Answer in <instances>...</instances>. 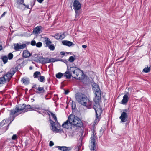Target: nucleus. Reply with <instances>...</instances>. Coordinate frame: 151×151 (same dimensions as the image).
<instances>
[{
    "label": "nucleus",
    "mask_w": 151,
    "mask_h": 151,
    "mask_svg": "<svg viewBox=\"0 0 151 151\" xmlns=\"http://www.w3.org/2000/svg\"><path fill=\"white\" fill-rule=\"evenodd\" d=\"M72 125L77 127H81L83 126V123L77 116L70 114L69 116L68 119L63 124L62 126L63 128L68 129Z\"/></svg>",
    "instance_id": "1"
},
{
    "label": "nucleus",
    "mask_w": 151,
    "mask_h": 151,
    "mask_svg": "<svg viewBox=\"0 0 151 151\" xmlns=\"http://www.w3.org/2000/svg\"><path fill=\"white\" fill-rule=\"evenodd\" d=\"M76 98L80 104L86 106L88 109L92 108V101H90L85 95L81 93H77L76 94Z\"/></svg>",
    "instance_id": "2"
},
{
    "label": "nucleus",
    "mask_w": 151,
    "mask_h": 151,
    "mask_svg": "<svg viewBox=\"0 0 151 151\" xmlns=\"http://www.w3.org/2000/svg\"><path fill=\"white\" fill-rule=\"evenodd\" d=\"M92 89L95 96L93 99L94 102L97 104L99 101H100L101 98V91L99 86L96 83H94L92 85Z\"/></svg>",
    "instance_id": "3"
},
{
    "label": "nucleus",
    "mask_w": 151,
    "mask_h": 151,
    "mask_svg": "<svg viewBox=\"0 0 151 151\" xmlns=\"http://www.w3.org/2000/svg\"><path fill=\"white\" fill-rule=\"evenodd\" d=\"M16 109L17 111L14 112V114L19 112L21 111H23L24 112H27L28 111L32 110V106L29 104L26 105L24 104H19L16 106Z\"/></svg>",
    "instance_id": "4"
},
{
    "label": "nucleus",
    "mask_w": 151,
    "mask_h": 151,
    "mask_svg": "<svg viewBox=\"0 0 151 151\" xmlns=\"http://www.w3.org/2000/svg\"><path fill=\"white\" fill-rule=\"evenodd\" d=\"M67 69L69 71V72L72 73H73L74 76V77H73V78L76 79H78V76L79 74V71L78 70H79L81 71H82V70L76 67H70L68 64H67Z\"/></svg>",
    "instance_id": "5"
},
{
    "label": "nucleus",
    "mask_w": 151,
    "mask_h": 151,
    "mask_svg": "<svg viewBox=\"0 0 151 151\" xmlns=\"http://www.w3.org/2000/svg\"><path fill=\"white\" fill-rule=\"evenodd\" d=\"M100 102H101V101H99L97 104H96L95 102H94L93 109L95 111L96 116H99V117H101V114L102 113V108L100 105Z\"/></svg>",
    "instance_id": "6"
},
{
    "label": "nucleus",
    "mask_w": 151,
    "mask_h": 151,
    "mask_svg": "<svg viewBox=\"0 0 151 151\" xmlns=\"http://www.w3.org/2000/svg\"><path fill=\"white\" fill-rule=\"evenodd\" d=\"M93 134L90 138L91 147V151H94L95 147V142L96 139H97L96 135L95 133V130L93 129L92 131Z\"/></svg>",
    "instance_id": "7"
},
{
    "label": "nucleus",
    "mask_w": 151,
    "mask_h": 151,
    "mask_svg": "<svg viewBox=\"0 0 151 151\" xmlns=\"http://www.w3.org/2000/svg\"><path fill=\"white\" fill-rule=\"evenodd\" d=\"M79 1L78 0H74L73 5V9L75 10L76 14L78 15L79 14L78 11L81 8V4Z\"/></svg>",
    "instance_id": "8"
},
{
    "label": "nucleus",
    "mask_w": 151,
    "mask_h": 151,
    "mask_svg": "<svg viewBox=\"0 0 151 151\" xmlns=\"http://www.w3.org/2000/svg\"><path fill=\"white\" fill-rule=\"evenodd\" d=\"M16 107L12 109H11L10 110V113L9 114L10 115V117L8 118V119L9 120H11V121L10 122V123L8 125L7 127H6L5 126L4 127V130L6 131L8 129V127L9 125L11 123L12 121L14 119L15 116L14 115L16 114V113H15L14 114L13 113H14V112L16 111H16Z\"/></svg>",
    "instance_id": "9"
},
{
    "label": "nucleus",
    "mask_w": 151,
    "mask_h": 151,
    "mask_svg": "<svg viewBox=\"0 0 151 151\" xmlns=\"http://www.w3.org/2000/svg\"><path fill=\"white\" fill-rule=\"evenodd\" d=\"M37 85L36 84L33 85L32 87V88H34L35 89V92L37 93L40 95H42L45 92V90L43 87H41L39 85L38 87H37Z\"/></svg>",
    "instance_id": "10"
},
{
    "label": "nucleus",
    "mask_w": 151,
    "mask_h": 151,
    "mask_svg": "<svg viewBox=\"0 0 151 151\" xmlns=\"http://www.w3.org/2000/svg\"><path fill=\"white\" fill-rule=\"evenodd\" d=\"M24 6H25L24 0H17L15 4V6L17 8L22 10H24Z\"/></svg>",
    "instance_id": "11"
},
{
    "label": "nucleus",
    "mask_w": 151,
    "mask_h": 151,
    "mask_svg": "<svg viewBox=\"0 0 151 151\" xmlns=\"http://www.w3.org/2000/svg\"><path fill=\"white\" fill-rule=\"evenodd\" d=\"M15 73V71H14L10 70V72H8L7 73L4 75L3 76H5V81H9L11 78L12 77L13 75Z\"/></svg>",
    "instance_id": "12"
},
{
    "label": "nucleus",
    "mask_w": 151,
    "mask_h": 151,
    "mask_svg": "<svg viewBox=\"0 0 151 151\" xmlns=\"http://www.w3.org/2000/svg\"><path fill=\"white\" fill-rule=\"evenodd\" d=\"M37 60L35 61L42 64H45L48 63V58H44L42 56H38L37 58Z\"/></svg>",
    "instance_id": "13"
},
{
    "label": "nucleus",
    "mask_w": 151,
    "mask_h": 151,
    "mask_svg": "<svg viewBox=\"0 0 151 151\" xmlns=\"http://www.w3.org/2000/svg\"><path fill=\"white\" fill-rule=\"evenodd\" d=\"M128 118V114L124 112H122L121 115L119 117V119H121V121L122 122H126Z\"/></svg>",
    "instance_id": "14"
},
{
    "label": "nucleus",
    "mask_w": 151,
    "mask_h": 151,
    "mask_svg": "<svg viewBox=\"0 0 151 151\" xmlns=\"http://www.w3.org/2000/svg\"><path fill=\"white\" fill-rule=\"evenodd\" d=\"M129 96V93L128 92H127L123 96V99L121 101V103L123 104H126L128 101L129 98L128 96Z\"/></svg>",
    "instance_id": "15"
},
{
    "label": "nucleus",
    "mask_w": 151,
    "mask_h": 151,
    "mask_svg": "<svg viewBox=\"0 0 151 151\" xmlns=\"http://www.w3.org/2000/svg\"><path fill=\"white\" fill-rule=\"evenodd\" d=\"M54 37L57 40H62L65 37V35L64 33H56L54 36Z\"/></svg>",
    "instance_id": "16"
},
{
    "label": "nucleus",
    "mask_w": 151,
    "mask_h": 151,
    "mask_svg": "<svg viewBox=\"0 0 151 151\" xmlns=\"http://www.w3.org/2000/svg\"><path fill=\"white\" fill-rule=\"evenodd\" d=\"M64 76L66 77V79H70L71 77L73 78V76H72V74L70 73L67 69V71L63 74Z\"/></svg>",
    "instance_id": "17"
},
{
    "label": "nucleus",
    "mask_w": 151,
    "mask_h": 151,
    "mask_svg": "<svg viewBox=\"0 0 151 151\" xmlns=\"http://www.w3.org/2000/svg\"><path fill=\"white\" fill-rule=\"evenodd\" d=\"M49 121L50 125H51L50 129L53 132H54L57 129L55 126V123L51 119H50Z\"/></svg>",
    "instance_id": "18"
},
{
    "label": "nucleus",
    "mask_w": 151,
    "mask_h": 151,
    "mask_svg": "<svg viewBox=\"0 0 151 151\" xmlns=\"http://www.w3.org/2000/svg\"><path fill=\"white\" fill-rule=\"evenodd\" d=\"M62 43L63 45L69 47H70L72 45H74V44L72 42L67 40L63 41Z\"/></svg>",
    "instance_id": "19"
},
{
    "label": "nucleus",
    "mask_w": 151,
    "mask_h": 151,
    "mask_svg": "<svg viewBox=\"0 0 151 151\" xmlns=\"http://www.w3.org/2000/svg\"><path fill=\"white\" fill-rule=\"evenodd\" d=\"M31 54L29 52L28 50H25L23 51V53L22 54V56L24 58H28L29 57L31 56Z\"/></svg>",
    "instance_id": "20"
},
{
    "label": "nucleus",
    "mask_w": 151,
    "mask_h": 151,
    "mask_svg": "<svg viewBox=\"0 0 151 151\" xmlns=\"http://www.w3.org/2000/svg\"><path fill=\"white\" fill-rule=\"evenodd\" d=\"M60 59L59 58L56 59L54 58H48V63H53L55 61H60Z\"/></svg>",
    "instance_id": "21"
},
{
    "label": "nucleus",
    "mask_w": 151,
    "mask_h": 151,
    "mask_svg": "<svg viewBox=\"0 0 151 151\" xmlns=\"http://www.w3.org/2000/svg\"><path fill=\"white\" fill-rule=\"evenodd\" d=\"M45 39L44 42L46 44L45 47H48L51 44L52 42L48 38L46 37Z\"/></svg>",
    "instance_id": "22"
},
{
    "label": "nucleus",
    "mask_w": 151,
    "mask_h": 151,
    "mask_svg": "<svg viewBox=\"0 0 151 151\" xmlns=\"http://www.w3.org/2000/svg\"><path fill=\"white\" fill-rule=\"evenodd\" d=\"M41 75V73L39 71H36L33 74V77L34 78H37Z\"/></svg>",
    "instance_id": "23"
},
{
    "label": "nucleus",
    "mask_w": 151,
    "mask_h": 151,
    "mask_svg": "<svg viewBox=\"0 0 151 151\" xmlns=\"http://www.w3.org/2000/svg\"><path fill=\"white\" fill-rule=\"evenodd\" d=\"M101 118V117H99V116H96V118L94 122L93 125H97L98 122L100 121Z\"/></svg>",
    "instance_id": "24"
},
{
    "label": "nucleus",
    "mask_w": 151,
    "mask_h": 151,
    "mask_svg": "<svg viewBox=\"0 0 151 151\" xmlns=\"http://www.w3.org/2000/svg\"><path fill=\"white\" fill-rule=\"evenodd\" d=\"M41 30V29L38 27H37L35 28L33 30V32L35 34H38L40 32Z\"/></svg>",
    "instance_id": "25"
},
{
    "label": "nucleus",
    "mask_w": 151,
    "mask_h": 151,
    "mask_svg": "<svg viewBox=\"0 0 151 151\" xmlns=\"http://www.w3.org/2000/svg\"><path fill=\"white\" fill-rule=\"evenodd\" d=\"M63 76H64L63 74L61 72H59L57 73L55 76L58 79L61 78Z\"/></svg>",
    "instance_id": "26"
},
{
    "label": "nucleus",
    "mask_w": 151,
    "mask_h": 151,
    "mask_svg": "<svg viewBox=\"0 0 151 151\" xmlns=\"http://www.w3.org/2000/svg\"><path fill=\"white\" fill-rule=\"evenodd\" d=\"M1 59H2V61L4 62V64H5L8 61V58L7 56H5L2 57L1 58Z\"/></svg>",
    "instance_id": "27"
},
{
    "label": "nucleus",
    "mask_w": 151,
    "mask_h": 151,
    "mask_svg": "<svg viewBox=\"0 0 151 151\" xmlns=\"http://www.w3.org/2000/svg\"><path fill=\"white\" fill-rule=\"evenodd\" d=\"M32 110H35L37 111V109H39L41 110V109H40V107H38L36 105H32Z\"/></svg>",
    "instance_id": "28"
},
{
    "label": "nucleus",
    "mask_w": 151,
    "mask_h": 151,
    "mask_svg": "<svg viewBox=\"0 0 151 151\" xmlns=\"http://www.w3.org/2000/svg\"><path fill=\"white\" fill-rule=\"evenodd\" d=\"M6 81H5V76H3L0 78V84H3L4 82Z\"/></svg>",
    "instance_id": "29"
},
{
    "label": "nucleus",
    "mask_w": 151,
    "mask_h": 151,
    "mask_svg": "<svg viewBox=\"0 0 151 151\" xmlns=\"http://www.w3.org/2000/svg\"><path fill=\"white\" fill-rule=\"evenodd\" d=\"M19 45L18 44H15L14 45V49L16 51H18L19 49Z\"/></svg>",
    "instance_id": "30"
},
{
    "label": "nucleus",
    "mask_w": 151,
    "mask_h": 151,
    "mask_svg": "<svg viewBox=\"0 0 151 151\" xmlns=\"http://www.w3.org/2000/svg\"><path fill=\"white\" fill-rule=\"evenodd\" d=\"M72 148L70 147H67L64 146L63 150V151H70Z\"/></svg>",
    "instance_id": "31"
},
{
    "label": "nucleus",
    "mask_w": 151,
    "mask_h": 151,
    "mask_svg": "<svg viewBox=\"0 0 151 151\" xmlns=\"http://www.w3.org/2000/svg\"><path fill=\"white\" fill-rule=\"evenodd\" d=\"M150 70V67H148L147 66V67H145L143 69V71L145 73H148L149 72Z\"/></svg>",
    "instance_id": "32"
},
{
    "label": "nucleus",
    "mask_w": 151,
    "mask_h": 151,
    "mask_svg": "<svg viewBox=\"0 0 151 151\" xmlns=\"http://www.w3.org/2000/svg\"><path fill=\"white\" fill-rule=\"evenodd\" d=\"M20 66V64H19L17 66H15L14 68H12L11 69V70H13L14 71H15V72L18 71V69H19V67Z\"/></svg>",
    "instance_id": "33"
},
{
    "label": "nucleus",
    "mask_w": 151,
    "mask_h": 151,
    "mask_svg": "<svg viewBox=\"0 0 151 151\" xmlns=\"http://www.w3.org/2000/svg\"><path fill=\"white\" fill-rule=\"evenodd\" d=\"M38 80H40V82H44L45 81V77L43 76L40 75Z\"/></svg>",
    "instance_id": "34"
},
{
    "label": "nucleus",
    "mask_w": 151,
    "mask_h": 151,
    "mask_svg": "<svg viewBox=\"0 0 151 151\" xmlns=\"http://www.w3.org/2000/svg\"><path fill=\"white\" fill-rule=\"evenodd\" d=\"M21 81H22L23 83L25 84H28L29 83V81L28 80H26L24 78H22Z\"/></svg>",
    "instance_id": "35"
},
{
    "label": "nucleus",
    "mask_w": 151,
    "mask_h": 151,
    "mask_svg": "<svg viewBox=\"0 0 151 151\" xmlns=\"http://www.w3.org/2000/svg\"><path fill=\"white\" fill-rule=\"evenodd\" d=\"M50 113L52 117L55 120V122H58L57 117L52 112H50Z\"/></svg>",
    "instance_id": "36"
},
{
    "label": "nucleus",
    "mask_w": 151,
    "mask_h": 151,
    "mask_svg": "<svg viewBox=\"0 0 151 151\" xmlns=\"http://www.w3.org/2000/svg\"><path fill=\"white\" fill-rule=\"evenodd\" d=\"M55 132V133H62L63 132V129H57V128L56 129V130L54 132Z\"/></svg>",
    "instance_id": "37"
},
{
    "label": "nucleus",
    "mask_w": 151,
    "mask_h": 151,
    "mask_svg": "<svg viewBox=\"0 0 151 151\" xmlns=\"http://www.w3.org/2000/svg\"><path fill=\"white\" fill-rule=\"evenodd\" d=\"M6 122V120L5 121V119H4L0 123V128L5 124V122Z\"/></svg>",
    "instance_id": "38"
},
{
    "label": "nucleus",
    "mask_w": 151,
    "mask_h": 151,
    "mask_svg": "<svg viewBox=\"0 0 151 151\" xmlns=\"http://www.w3.org/2000/svg\"><path fill=\"white\" fill-rule=\"evenodd\" d=\"M75 58L73 56H70L68 59V61L70 62H73L75 60Z\"/></svg>",
    "instance_id": "39"
},
{
    "label": "nucleus",
    "mask_w": 151,
    "mask_h": 151,
    "mask_svg": "<svg viewBox=\"0 0 151 151\" xmlns=\"http://www.w3.org/2000/svg\"><path fill=\"white\" fill-rule=\"evenodd\" d=\"M13 56V54L12 53H10L8 54V58L9 60H11L12 59Z\"/></svg>",
    "instance_id": "40"
},
{
    "label": "nucleus",
    "mask_w": 151,
    "mask_h": 151,
    "mask_svg": "<svg viewBox=\"0 0 151 151\" xmlns=\"http://www.w3.org/2000/svg\"><path fill=\"white\" fill-rule=\"evenodd\" d=\"M42 45V42H39L38 43H37L36 45V46L37 47H40Z\"/></svg>",
    "instance_id": "41"
},
{
    "label": "nucleus",
    "mask_w": 151,
    "mask_h": 151,
    "mask_svg": "<svg viewBox=\"0 0 151 151\" xmlns=\"http://www.w3.org/2000/svg\"><path fill=\"white\" fill-rule=\"evenodd\" d=\"M48 47L49 49L52 51L54 50L55 49V47L54 45H50Z\"/></svg>",
    "instance_id": "42"
},
{
    "label": "nucleus",
    "mask_w": 151,
    "mask_h": 151,
    "mask_svg": "<svg viewBox=\"0 0 151 151\" xmlns=\"http://www.w3.org/2000/svg\"><path fill=\"white\" fill-rule=\"evenodd\" d=\"M26 46V45L25 44H24L22 45H19V49H22L23 48H25Z\"/></svg>",
    "instance_id": "43"
},
{
    "label": "nucleus",
    "mask_w": 151,
    "mask_h": 151,
    "mask_svg": "<svg viewBox=\"0 0 151 151\" xmlns=\"http://www.w3.org/2000/svg\"><path fill=\"white\" fill-rule=\"evenodd\" d=\"M36 41L35 40H32L30 43L31 45L33 46L36 45Z\"/></svg>",
    "instance_id": "44"
},
{
    "label": "nucleus",
    "mask_w": 151,
    "mask_h": 151,
    "mask_svg": "<svg viewBox=\"0 0 151 151\" xmlns=\"http://www.w3.org/2000/svg\"><path fill=\"white\" fill-rule=\"evenodd\" d=\"M64 147V146L61 147L60 146H57L55 147H54L58 148V149L60 150H63Z\"/></svg>",
    "instance_id": "45"
},
{
    "label": "nucleus",
    "mask_w": 151,
    "mask_h": 151,
    "mask_svg": "<svg viewBox=\"0 0 151 151\" xmlns=\"http://www.w3.org/2000/svg\"><path fill=\"white\" fill-rule=\"evenodd\" d=\"M60 61H61L62 62H63L66 63V65L68 64V61H67L66 60H63L62 59H60Z\"/></svg>",
    "instance_id": "46"
},
{
    "label": "nucleus",
    "mask_w": 151,
    "mask_h": 151,
    "mask_svg": "<svg viewBox=\"0 0 151 151\" xmlns=\"http://www.w3.org/2000/svg\"><path fill=\"white\" fill-rule=\"evenodd\" d=\"M17 138V136L16 134L13 135L12 137V140H15Z\"/></svg>",
    "instance_id": "47"
},
{
    "label": "nucleus",
    "mask_w": 151,
    "mask_h": 151,
    "mask_svg": "<svg viewBox=\"0 0 151 151\" xmlns=\"http://www.w3.org/2000/svg\"><path fill=\"white\" fill-rule=\"evenodd\" d=\"M37 110H38L37 111V110L36 111H37V112H38L39 113H40L41 114H42V113H41V112H42L43 111H46V110H44L43 109H41V110H39V109H38Z\"/></svg>",
    "instance_id": "48"
},
{
    "label": "nucleus",
    "mask_w": 151,
    "mask_h": 151,
    "mask_svg": "<svg viewBox=\"0 0 151 151\" xmlns=\"http://www.w3.org/2000/svg\"><path fill=\"white\" fill-rule=\"evenodd\" d=\"M54 145V143L52 141H50L49 143V146L50 147L53 146Z\"/></svg>",
    "instance_id": "49"
},
{
    "label": "nucleus",
    "mask_w": 151,
    "mask_h": 151,
    "mask_svg": "<svg viewBox=\"0 0 151 151\" xmlns=\"http://www.w3.org/2000/svg\"><path fill=\"white\" fill-rule=\"evenodd\" d=\"M7 13L6 12H4L3 14H2V15L0 17V18H1L2 17H3Z\"/></svg>",
    "instance_id": "50"
},
{
    "label": "nucleus",
    "mask_w": 151,
    "mask_h": 151,
    "mask_svg": "<svg viewBox=\"0 0 151 151\" xmlns=\"http://www.w3.org/2000/svg\"><path fill=\"white\" fill-rule=\"evenodd\" d=\"M69 92V91L68 90H66L65 91V94H67Z\"/></svg>",
    "instance_id": "51"
},
{
    "label": "nucleus",
    "mask_w": 151,
    "mask_h": 151,
    "mask_svg": "<svg viewBox=\"0 0 151 151\" xmlns=\"http://www.w3.org/2000/svg\"><path fill=\"white\" fill-rule=\"evenodd\" d=\"M60 54L63 55H65V53L64 52H61L60 53Z\"/></svg>",
    "instance_id": "52"
},
{
    "label": "nucleus",
    "mask_w": 151,
    "mask_h": 151,
    "mask_svg": "<svg viewBox=\"0 0 151 151\" xmlns=\"http://www.w3.org/2000/svg\"><path fill=\"white\" fill-rule=\"evenodd\" d=\"M24 10L25 9V8H27V9H29V6L28 5H26L25 4V6H24Z\"/></svg>",
    "instance_id": "53"
},
{
    "label": "nucleus",
    "mask_w": 151,
    "mask_h": 151,
    "mask_svg": "<svg viewBox=\"0 0 151 151\" xmlns=\"http://www.w3.org/2000/svg\"><path fill=\"white\" fill-rule=\"evenodd\" d=\"M128 109H125L123 110V112H124L125 113H126V112H128Z\"/></svg>",
    "instance_id": "54"
},
{
    "label": "nucleus",
    "mask_w": 151,
    "mask_h": 151,
    "mask_svg": "<svg viewBox=\"0 0 151 151\" xmlns=\"http://www.w3.org/2000/svg\"><path fill=\"white\" fill-rule=\"evenodd\" d=\"M87 47V46L86 45H82V47L84 48H86Z\"/></svg>",
    "instance_id": "55"
},
{
    "label": "nucleus",
    "mask_w": 151,
    "mask_h": 151,
    "mask_svg": "<svg viewBox=\"0 0 151 151\" xmlns=\"http://www.w3.org/2000/svg\"><path fill=\"white\" fill-rule=\"evenodd\" d=\"M37 1L40 3H42L44 0H37Z\"/></svg>",
    "instance_id": "56"
},
{
    "label": "nucleus",
    "mask_w": 151,
    "mask_h": 151,
    "mask_svg": "<svg viewBox=\"0 0 151 151\" xmlns=\"http://www.w3.org/2000/svg\"><path fill=\"white\" fill-rule=\"evenodd\" d=\"M3 48L2 46L0 44V51L2 50Z\"/></svg>",
    "instance_id": "57"
},
{
    "label": "nucleus",
    "mask_w": 151,
    "mask_h": 151,
    "mask_svg": "<svg viewBox=\"0 0 151 151\" xmlns=\"http://www.w3.org/2000/svg\"><path fill=\"white\" fill-rule=\"evenodd\" d=\"M29 69L30 70H31L32 69V67L30 66V67Z\"/></svg>",
    "instance_id": "58"
},
{
    "label": "nucleus",
    "mask_w": 151,
    "mask_h": 151,
    "mask_svg": "<svg viewBox=\"0 0 151 151\" xmlns=\"http://www.w3.org/2000/svg\"><path fill=\"white\" fill-rule=\"evenodd\" d=\"M47 81H48V83H49L50 82V78H48L47 79Z\"/></svg>",
    "instance_id": "59"
},
{
    "label": "nucleus",
    "mask_w": 151,
    "mask_h": 151,
    "mask_svg": "<svg viewBox=\"0 0 151 151\" xmlns=\"http://www.w3.org/2000/svg\"><path fill=\"white\" fill-rule=\"evenodd\" d=\"M30 43V42H27V44H29Z\"/></svg>",
    "instance_id": "60"
},
{
    "label": "nucleus",
    "mask_w": 151,
    "mask_h": 151,
    "mask_svg": "<svg viewBox=\"0 0 151 151\" xmlns=\"http://www.w3.org/2000/svg\"><path fill=\"white\" fill-rule=\"evenodd\" d=\"M124 59L121 62H123L124 60Z\"/></svg>",
    "instance_id": "61"
},
{
    "label": "nucleus",
    "mask_w": 151,
    "mask_h": 151,
    "mask_svg": "<svg viewBox=\"0 0 151 151\" xmlns=\"http://www.w3.org/2000/svg\"><path fill=\"white\" fill-rule=\"evenodd\" d=\"M72 109H73V106H72Z\"/></svg>",
    "instance_id": "62"
},
{
    "label": "nucleus",
    "mask_w": 151,
    "mask_h": 151,
    "mask_svg": "<svg viewBox=\"0 0 151 151\" xmlns=\"http://www.w3.org/2000/svg\"><path fill=\"white\" fill-rule=\"evenodd\" d=\"M19 60H18L17 61V62H18V61Z\"/></svg>",
    "instance_id": "63"
}]
</instances>
